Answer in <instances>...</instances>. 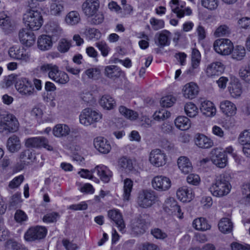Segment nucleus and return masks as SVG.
<instances>
[{"label": "nucleus", "mask_w": 250, "mask_h": 250, "mask_svg": "<svg viewBox=\"0 0 250 250\" xmlns=\"http://www.w3.org/2000/svg\"><path fill=\"white\" fill-rule=\"evenodd\" d=\"M100 4L99 0H86L82 4V11L92 24L98 25L104 21L103 13L99 11Z\"/></svg>", "instance_id": "obj_1"}, {"label": "nucleus", "mask_w": 250, "mask_h": 250, "mask_svg": "<svg viewBox=\"0 0 250 250\" xmlns=\"http://www.w3.org/2000/svg\"><path fill=\"white\" fill-rule=\"evenodd\" d=\"M40 70L42 73H47L48 77L59 84H65L69 81L68 75L60 70L58 66L52 63L42 65Z\"/></svg>", "instance_id": "obj_2"}, {"label": "nucleus", "mask_w": 250, "mask_h": 250, "mask_svg": "<svg viewBox=\"0 0 250 250\" xmlns=\"http://www.w3.org/2000/svg\"><path fill=\"white\" fill-rule=\"evenodd\" d=\"M231 186L224 175L218 177L209 188L212 195L216 197H223L230 191Z\"/></svg>", "instance_id": "obj_3"}, {"label": "nucleus", "mask_w": 250, "mask_h": 250, "mask_svg": "<svg viewBox=\"0 0 250 250\" xmlns=\"http://www.w3.org/2000/svg\"><path fill=\"white\" fill-rule=\"evenodd\" d=\"M23 21L25 24L32 30H39L43 23L41 12L34 9L27 10L23 14Z\"/></svg>", "instance_id": "obj_4"}, {"label": "nucleus", "mask_w": 250, "mask_h": 250, "mask_svg": "<svg viewBox=\"0 0 250 250\" xmlns=\"http://www.w3.org/2000/svg\"><path fill=\"white\" fill-rule=\"evenodd\" d=\"M19 122L14 115L0 110V126L3 130L14 132L19 128Z\"/></svg>", "instance_id": "obj_5"}, {"label": "nucleus", "mask_w": 250, "mask_h": 250, "mask_svg": "<svg viewBox=\"0 0 250 250\" xmlns=\"http://www.w3.org/2000/svg\"><path fill=\"white\" fill-rule=\"evenodd\" d=\"M102 118L101 113L88 107L83 109L79 115L80 123L86 126L98 122Z\"/></svg>", "instance_id": "obj_6"}, {"label": "nucleus", "mask_w": 250, "mask_h": 250, "mask_svg": "<svg viewBox=\"0 0 250 250\" xmlns=\"http://www.w3.org/2000/svg\"><path fill=\"white\" fill-rule=\"evenodd\" d=\"M155 199L154 191L143 190L139 193L137 203L140 207L147 208L150 207L155 203Z\"/></svg>", "instance_id": "obj_7"}, {"label": "nucleus", "mask_w": 250, "mask_h": 250, "mask_svg": "<svg viewBox=\"0 0 250 250\" xmlns=\"http://www.w3.org/2000/svg\"><path fill=\"white\" fill-rule=\"evenodd\" d=\"M18 91L22 95L29 96L34 94L35 89L32 82L25 78H20L15 84Z\"/></svg>", "instance_id": "obj_8"}, {"label": "nucleus", "mask_w": 250, "mask_h": 250, "mask_svg": "<svg viewBox=\"0 0 250 250\" xmlns=\"http://www.w3.org/2000/svg\"><path fill=\"white\" fill-rule=\"evenodd\" d=\"M215 51L223 55L229 54L233 48L232 42L228 39H220L216 40L213 43Z\"/></svg>", "instance_id": "obj_9"}, {"label": "nucleus", "mask_w": 250, "mask_h": 250, "mask_svg": "<svg viewBox=\"0 0 250 250\" xmlns=\"http://www.w3.org/2000/svg\"><path fill=\"white\" fill-rule=\"evenodd\" d=\"M47 229L45 227L36 226L28 229L25 234L24 238L28 241L41 240L45 237Z\"/></svg>", "instance_id": "obj_10"}, {"label": "nucleus", "mask_w": 250, "mask_h": 250, "mask_svg": "<svg viewBox=\"0 0 250 250\" xmlns=\"http://www.w3.org/2000/svg\"><path fill=\"white\" fill-rule=\"evenodd\" d=\"M149 161L154 167H159L166 164L167 157L160 149H155L149 153Z\"/></svg>", "instance_id": "obj_11"}, {"label": "nucleus", "mask_w": 250, "mask_h": 250, "mask_svg": "<svg viewBox=\"0 0 250 250\" xmlns=\"http://www.w3.org/2000/svg\"><path fill=\"white\" fill-rule=\"evenodd\" d=\"M25 146L29 148H40L43 147L48 150H53V148L48 144V140L44 137H31L25 141Z\"/></svg>", "instance_id": "obj_12"}, {"label": "nucleus", "mask_w": 250, "mask_h": 250, "mask_svg": "<svg viewBox=\"0 0 250 250\" xmlns=\"http://www.w3.org/2000/svg\"><path fill=\"white\" fill-rule=\"evenodd\" d=\"M151 183L152 188L156 190L159 191L168 190L171 185L170 179L163 175L154 176Z\"/></svg>", "instance_id": "obj_13"}, {"label": "nucleus", "mask_w": 250, "mask_h": 250, "mask_svg": "<svg viewBox=\"0 0 250 250\" xmlns=\"http://www.w3.org/2000/svg\"><path fill=\"white\" fill-rule=\"evenodd\" d=\"M9 56L15 59L27 62L30 60V53L23 47H12L9 50Z\"/></svg>", "instance_id": "obj_14"}, {"label": "nucleus", "mask_w": 250, "mask_h": 250, "mask_svg": "<svg viewBox=\"0 0 250 250\" xmlns=\"http://www.w3.org/2000/svg\"><path fill=\"white\" fill-rule=\"evenodd\" d=\"M169 5L172 12L176 14L179 18H182L185 15L189 16L192 13L191 9L189 7L184 8V5L179 3V0H171Z\"/></svg>", "instance_id": "obj_15"}, {"label": "nucleus", "mask_w": 250, "mask_h": 250, "mask_svg": "<svg viewBox=\"0 0 250 250\" xmlns=\"http://www.w3.org/2000/svg\"><path fill=\"white\" fill-rule=\"evenodd\" d=\"M164 209L168 214L177 215L180 218L183 217V214L181 215V208L173 198L169 197L167 199L164 204Z\"/></svg>", "instance_id": "obj_16"}, {"label": "nucleus", "mask_w": 250, "mask_h": 250, "mask_svg": "<svg viewBox=\"0 0 250 250\" xmlns=\"http://www.w3.org/2000/svg\"><path fill=\"white\" fill-rule=\"evenodd\" d=\"M211 160L214 165L220 168H224L226 167L227 158L224 152L216 148L211 150Z\"/></svg>", "instance_id": "obj_17"}, {"label": "nucleus", "mask_w": 250, "mask_h": 250, "mask_svg": "<svg viewBox=\"0 0 250 250\" xmlns=\"http://www.w3.org/2000/svg\"><path fill=\"white\" fill-rule=\"evenodd\" d=\"M224 70V65L220 62H216L208 64L206 69V74L208 78H214L221 75Z\"/></svg>", "instance_id": "obj_18"}, {"label": "nucleus", "mask_w": 250, "mask_h": 250, "mask_svg": "<svg viewBox=\"0 0 250 250\" xmlns=\"http://www.w3.org/2000/svg\"><path fill=\"white\" fill-rule=\"evenodd\" d=\"M108 217L116 225L119 230L124 232L125 227V222L121 212L117 209H111L108 212Z\"/></svg>", "instance_id": "obj_19"}, {"label": "nucleus", "mask_w": 250, "mask_h": 250, "mask_svg": "<svg viewBox=\"0 0 250 250\" xmlns=\"http://www.w3.org/2000/svg\"><path fill=\"white\" fill-rule=\"evenodd\" d=\"M20 42L27 46H31L35 43V37L34 33L26 29L21 30L19 33Z\"/></svg>", "instance_id": "obj_20"}, {"label": "nucleus", "mask_w": 250, "mask_h": 250, "mask_svg": "<svg viewBox=\"0 0 250 250\" xmlns=\"http://www.w3.org/2000/svg\"><path fill=\"white\" fill-rule=\"evenodd\" d=\"M94 145L96 149L103 154H107L111 148L109 142L102 137H98L94 139Z\"/></svg>", "instance_id": "obj_21"}, {"label": "nucleus", "mask_w": 250, "mask_h": 250, "mask_svg": "<svg viewBox=\"0 0 250 250\" xmlns=\"http://www.w3.org/2000/svg\"><path fill=\"white\" fill-rule=\"evenodd\" d=\"M176 195L178 198L183 202L190 201L194 196L192 189L185 186L179 188Z\"/></svg>", "instance_id": "obj_22"}, {"label": "nucleus", "mask_w": 250, "mask_h": 250, "mask_svg": "<svg viewBox=\"0 0 250 250\" xmlns=\"http://www.w3.org/2000/svg\"><path fill=\"white\" fill-rule=\"evenodd\" d=\"M220 108L222 112L227 116L234 115L237 111L235 104L229 100L222 101L220 104Z\"/></svg>", "instance_id": "obj_23"}, {"label": "nucleus", "mask_w": 250, "mask_h": 250, "mask_svg": "<svg viewBox=\"0 0 250 250\" xmlns=\"http://www.w3.org/2000/svg\"><path fill=\"white\" fill-rule=\"evenodd\" d=\"M92 172H96L101 180L107 183L111 176V171L104 165L97 166L92 171Z\"/></svg>", "instance_id": "obj_24"}, {"label": "nucleus", "mask_w": 250, "mask_h": 250, "mask_svg": "<svg viewBox=\"0 0 250 250\" xmlns=\"http://www.w3.org/2000/svg\"><path fill=\"white\" fill-rule=\"evenodd\" d=\"M146 229V220L143 218H138L131 225L132 232L136 235L144 233Z\"/></svg>", "instance_id": "obj_25"}, {"label": "nucleus", "mask_w": 250, "mask_h": 250, "mask_svg": "<svg viewBox=\"0 0 250 250\" xmlns=\"http://www.w3.org/2000/svg\"><path fill=\"white\" fill-rule=\"evenodd\" d=\"M183 91L185 98L193 99L198 93V87L196 84L191 82L186 84L184 86Z\"/></svg>", "instance_id": "obj_26"}, {"label": "nucleus", "mask_w": 250, "mask_h": 250, "mask_svg": "<svg viewBox=\"0 0 250 250\" xmlns=\"http://www.w3.org/2000/svg\"><path fill=\"white\" fill-rule=\"evenodd\" d=\"M178 167L181 172L188 174L192 170V166L188 158L185 156L179 157L177 160Z\"/></svg>", "instance_id": "obj_27"}, {"label": "nucleus", "mask_w": 250, "mask_h": 250, "mask_svg": "<svg viewBox=\"0 0 250 250\" xmlns=\"http://www.w3.org/2000/svg\"><path fill=\"white\" fill-rule=\"evenodd\" d=\"M171 33L167 30L157 33L155 37L158 40L157 45L160 47L168 46L170 44Z\"/></svg>", "instance_id": "obj_28"}, {"label": "nucleus", "mask_w": 250, "mask_h": 250, "mask_svg": "<svg viewBox=\"0 0 250 250\" xmlns=\"http://www.w3.org/2000/svg\"><path fill=\"white\" fill-rule=\"evenodd\" d=\"M195 143L198 146L202 148H208L213 146V142L210 139L201 134L196 135Z\"/></svg>", "instance_id": "obj_29"}, {"label": "nucleus", "mask_w": 250, "mask_h": 250, "mask_svg": "<svg viewBox=\"0 0 250 250\" xmlns=\"http://www.w3.org/2000/svg\"><path fill=\"white\" fill-rule=\"evenodd\" d=\"M200 110L203 114L208 117L214 116L216 113V108L214 104L209 101H205L201 103Z\"/></svg>", "instance_id": "obj_30"}, {"label": "nucleus", "mask_w": 250, "mask_h": 250, "mask_svg": "<svg viewBox=\"0 0 250 250\" xmlns=\"http://www.w3.org/2000/svg\"><path fill=\"white\" fill-rule=\"evenodd\" d=\"M122 72L120 67L117 65H111L105 66L104 75L108 78L115 79L120 77Z\"/></svg>", "instance_id": "obj_31"}, {"label": "nucleus", "mask_w": 250, "mask_h": 250, "mask_svg": "<svg viewBox=\"0 0 250 250\" xmlns=\"http://www.w3.org/2000/svg\"><path fill=\"white\" fill-rule=\"evenodd\" d=\"M70 129L65 124H57L53 129V133L57 137H65L69 134Z\"/></svg>", "instance_id": "obj_32"}, {"label": "nucleus", "mask_w": 250, "mask_h": 250, "mask_svg": "<svg viewBox=\"0 0 250 250\" xmlns=\"http://www.w3.org/2000/svg\"><path fill=\"white\" fill-rule=\"evenodd\" d=\"M64 10L63 2L60 0H52L50 5V13L53 16H60Z\"/></svg>", "instance_id": "obj_33"}, {"label": "nucleus", "mask_w": 250, "mask_h": 250, "mask_svg": "<svg viewBox=\"0 0 250 250\" xmlns=\"http://www.w3.org/2000/svg\"><path fill=\"white\" fill-rule=\"evenodd\" d=\"M21 144L18 137L13 135L7 141V148L11 152H17L20 149Z\"/></svg>", "instance_id": "obj_34"}, {"label": "nucleus", "mask_w": 250, "mask_h": 250, "mask_svg": "<svg viewBox=\"0 0 250 250\" xmlns=\"http://www.w3.org/2000/svg\"><path fill=\"white\" fill-rule=\"evenodd\" d=\"M38 47L42 50H47L51 48L52 42L51 38L47 35L41 36L38 40Z\"/></svg>", "instance_id": "obj_35"}, {"label": "nucleus", "mask_w": 250, "mask_h": 250, "mask_svg": "<svg viewBox=\"0 0 250 250\" xmlns=\"http://www.w3.org/2000/svg\"><path fill=\"white\" fill-rule=\"evenodd\" d=\"M133 182L130 179L126 178L124 181V192L123 198L124 201L130 199L131 192L133 189Z\"/></svg>", "instance_id": "obj_36"}, {"label": "nucleus", "mask_w": 250, "mask_h": 250, "mask_svg": "<svg viewBox=\"0 0 250 250\" xmlns=\"http://www.w3.org/2000/svg\"><path fill=\"white\" fill-rule=\"evenodd\" d=\"M239 76L245 84H250V57L247 65L239 69Z\"/></svg>", "instance_id": "obj_37"}, {"label": "nucleus", "mask_w": 250, "mask_h": 250, "mask_svg": "<svg viewBox=\"0 0 250 250\" xmlns=\"http://www.w3.org/2000/svg\"><path fill=\"white\" fill-rule=\"evenodd\" d=\"M192 226L196 229L201 231L208 230L211 228L207 220L203 217L194 219L192 223Z\"/></svg>", "instance_id": "obj_38"}, {"label": "nucleus", "mask_w": 250, "mask_h": 250, "mask_svg": "<svg viewBox=\"0 0 250 250\" xmlns=\"http://www.w3.org/2000/svg\"><path fill=\"white\" fill-rule=\"evenodd\" d=\"M228 90L232 97L238 98L242 93V85L239 82L231 83L228 87Z\"/></svg>", "instance_id": "obj_39"}, {"label": "nucleus", "mask_w": 250, "mask_h": 250, "mask_svg": "<svg viewBox=\"0 0 250 250\" xmlns=\"http://www.w3.org/2000/svg\"><path fill=\"white\" fill-rule=\"evenodd\" d=\"M81 21V17L78 12L72 11L69 12L65 16V21L69 25H75Z\"/></svg>", "instance_id": "obj_40"}, {"label": "nucleus", "mask_w": 250, "mask_h": 250, "mask_svg": "<svg viewBox=\"0 0 250 250\" xmlns=\"http://www.w3.org/2000/svg\"><path fill=\"white\" fill-rule=\"evenodd\" d=\"M100 104L104 108L110 110L116 105V102L114 99L109 95H105L102 97L100 101Z\"/></svg>", "instance_id": "obj_41"}, {"label": "nucleus", "mask_w": 250, "mask_h": 250, "mask_svg": "<svg viewBox=\"0 0 250 250\" xmlns=\"http://www.w3.org/2000/svg\"><path fill=\"white\" fill-rule=\"evenodd\" d=\"M175 126L182 130L188 129L191 125L190 120L185 116H179L175 120Z\"/></svg>", "instance_id": "obj_42"}, {"label": "nucleus", "mask_w": 250, "mask_h": 250, "mask_svg": "<svg viewBox=\"0 0 250 250\" xmlns=\"http://www.w3.org/2000/svg\"><path fill=\"white\" fill-rule=\"evenodd\" d=\"M232 223L228 218H222L218 223L219 230L224 233H230L232 230Z\"/></svg>", "instance_id": "obj_43"}, {"label": "nucleus", "mask_w": 250, "mask_h": 250, "mask_svg": "<svg viewBox=\"0 0 250 250\" xmlns=\"http://www.w3.org/2000/svg\"><path fill=\"white\" fill-rule=\"evenodd\" d=\"M20 159L24 164L33 162L36 158L35 153L29 149L22 151L19 156Z\"/></svg>", "instance_id": "obj_44"}, {"label": "nucleus", "mask_w": 250, "mask_h": 250, "mask_svg": "<svg viewBox=\"0 0 250 250\" xmlns=\"http://www.w3.org/2000/svg\"><path fill=\"white\" fill-rule=\"evenodd\" d=\"M46 28L48 33L52 36L59 37L62 34V29L58 22L51 21L47 24Z\"/></svg>", "instance_id": "obj_45"}, {"label": "nucleus", "mask_w": 250, "mask_h": 250, "mask_svg": "<svg viewBox=\"0 0 250 250\" xmlns=\"http://www.w3.org/2000/svg\"><path fill=\"white\" fill-rule=\"evenodd\" d=\"M0 26L5 31L11 30L12 27L10 17L4 12H0Z\"/></svg>", "instance_id": "obj_46"}, {"label": "nucleus", "mask_w": 250, "mask_h": 250, "mask_svg": "<svg viewBox=\"0 0 250 250\" xmlns=\"http://www.w3.org/2000/svg\"><path fill=\"white\" fill-rule=\"evenodd\" d=\"M119 111L121 114L130 120H135L138 116V114L136 112L128 109L124 106H120L119 108Z\"/></svg>", "instance_id": "obj_47"}, {"label": "nucleus", "mask_w": 250, "mask_h": 250, "mask_svg": "<svg viewBox=\"0 0 250 250\" xmlns=\"http://www.w3.org/2000/svg\"><path fill=\"white\" fill-rule=\"evenodd\" d=\"M185 112L187 115L190 118L195 117L198 113V108L192 103H187L185 105Z\"/></svg>", "instance_id": "obj_48"}, {"label": "nucleus", "mask_w": 250, "mask_h": 250, "mask_svg": "<svg viewBox=\"0 0 250 250\" xmlns=\"http://www.w3.org/2000/svg\"><path fill=\"white\" fill-rule=\"evenodd\" d=\"M231 52L232 58L237 60H242L246 55L245 47L241 45L236 46L233 48Z\"/></svg>", "instance_id": "obj_49"}, {"label": "nucleus", "mask_w": 250, "mask_h": 250, "mask_svg": "<svg viewBox=\"0 0 250 250\" xmlns=\"http://www.w3.org/2000/svg\"><path fill=\"white\" fill-rule=\"evenodd\" d=\"M238 141L243 146L250 144V129L245 130L241 132L238 136Z\"/></svg>", "instance_id": "obj_50"}, {"label": "nucleus", "mask_w": 250, "mask_h": 250, "mask_svg": "<svg viewBox=\"0 0 250 250\" xmlns=\"http://www.w3.org/2000/svg\"><path fill=\"white\" fill-rule=\"evenodd\" d=\"M85 34L90 40H98L101 37V32L98 29L94 28H88L86 29Z\"/></svg>", "instance_id": "obj_51"}, {"label": "nucleus", "mask_w": 250, "mask_h": 250, "mask_svg": "<svg viewBox=\"0 0 250 250\" xmlns=\"http://www.w3.org/2000/svg\"><path fill=\"white\" fill-rule=\"evenodd\" d=\"M119 165L126 171H130L133 168L132 161L125 157L121 158L119 160Z\"/></svg>", "instance_id": "obj_52"}, {"label": "nucleus", "mask_w": 250, "mask_h": 250, "mask_svg": "<svg viewBox=\"0 0 250 250\" xmlns=\"http://www.w3.org/2000/svg\"><path fill=\"white\" fill-rule=\"evenodd\" d=\"M71 46V41L62 39L59 42L58 49L61 53H65L68 51Z\"/></svg>", "instance_id": "obj_53"}, {"label": "nucleus", "mask_w": 250, "mask_h": 250, "mask_svg": "<svg viewBox=\"0 0 250 250\" xmlns=\"http://www.w3.org/2000/svg\"><path fill=\"white\" fill-rule=\"evenodd\" d=\"M242 190L243 199L245 204L250 205V184H244Z\"/></svg>", "instance_id": "obj_54"}, {"label": "nucleus", "mask_w": 250, "mask_h": 250, "mask_svg": "<svg viewBox=\"0 0 250 250\" xmlns=\"http://www.w3.org/2000/svg\"><path fill=\"white\" fill-rule=\"evenodd\" d=\"M218 0H201V4L210 10L216 9L218 6Z\"/></svg>", "instance_id": "obj_55"}, {"label": "nucleus", "mask_w": 250, "mask_h": 250, "mask_svg": "<svg viewBox=\"0 0 250 250\" xmlns=\"http://www.w3.org/2000/svg\"><path fill=\"white\" fill-rule=\"evenodd\" d=\"M6 246L13 250H28L24 246L12 240H8L6 243Z\"/></svg>", "instance_id": "obj_56"}, {"label": "nucleus", "mask_w": 250, "mask_h": 250, "mask_svg": "<svg viewBox=\"0 0 250 250\" xmlns=\"http://www.w3.org/2000/svg\"><path fill=\"white\" fill-rule=\"evenodd\" d=\"M149 22L153 29L156 31L163 28L165 25L163 20L157 19L155 18H151Z\"/></svg>", "instance_id": "obj_57"}, {"label": "nucleus", "mask_w": 250, "mask_h": 250, "mask_svg": "<svg viewBox=\"0 0 250 250\" xmlns=\"http://www.w3.org/2000/svg\"><path fill=\"white\" fill-rule=\"evenodd\" d=\"M191 64L199 66L201 62V54L196 48L192 49L191 56Z\"/></svg>", "instance_id": "obj_58"}, {"label": "nucleus", "mask_w": 250, "mask_h": 250, "mask_svg": "<svg viewBox=\"0 0 250 250\" xmlns=\"http://www.w3.org/2000/svg\"><path fill=\"white\" fill-rule=\"evenodd\" d=\"M170 115L169 112L167 111L166 109H162L159 111L155 112L153 115V118L155 120H164L168 118Z\"/></svg>", "instance_id": "obj_59"}, {"label": "nucleus", "mask_w": 250, "mask_h": 250, "mask_svg": "<svg viewBox=\"0 0 250 250\" xmlns=\"http://www.w3.org/2000/svg\"><path fill=\"white\" fill-rule=\"evenodd\" d=\"M230 33L229 27L225 24L219 26L214 32V35L216 37H221L229 35Z\"/></svg>", "instance_id": "obj_60"}, {"label": "nucleus", "mask_w": 250, "mask_h": 250, "mask_svg": "<svg viewBox=\"0 0 250 250\" xmlns=\"http://www.w3.org/2000/svg\"><path fill=\"white\" fill-rule=\"evenodd\" d=\"M175 101L174 97L171 95H168L163 97L160 102L161 105L163 107H169L171 106Z\"/></svg>", "instance_id": "obj_61"}, {"label": "nucleus", "mask_w": 250, "mask_h": 250, "mask_svg": "<svg viewBox=\"0 0 250 250\" xmlns=\"http://www.w3.org/2000/svg\"><path fill=\"white\" fill-rule=\"evenodd\" d=\"M59 214L56 212H52L47 213L43 217V221L47 223H53L56 222L58 218Z\"/></svg>", "instance_id": "obj_62"}, {"label": "nucleus", "mask_w": 250, "mask_h": 250, "mask_svg": "<svg viewBox=\"0 0 250 250\" xmlns=\"http://www.w3.org/2000/svg\"><path fill=\"white\" fill-rule=\"evenodd\" d=\"M187 182L193 186H198L200 183V178L199 176L196 174H190L187 177Z\"/></svg>", "instance_id": "obj_63"}, {"label": "nucleus", "mask_w": 250, "mask_h": 250, "mask_svg": "<svg viewBox=\"0 0 250 250\" xmlns=\"http://www.w3.org/2000/svg\"><path fill=\"white\" fill-rule=\"evenodd\" d=\"M85 74L89 78L97 79L101 74V70L97 67L89 68L85 71Z\"/></svg>", "instance_id": "obj_64"}]
</instances>
